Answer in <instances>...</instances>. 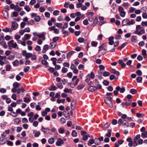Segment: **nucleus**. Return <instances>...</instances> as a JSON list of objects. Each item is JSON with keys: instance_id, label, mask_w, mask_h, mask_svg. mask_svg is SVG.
<instances>
[{"instance_id": "obj_9", "label": "nucleus", "mask_w": 147, "mask_h": 147, "mask_svg": "<svg viewBox=\"0 0 147 147\" xmlns=\"http://www.w3.org/2000/svg\"><path fill=\"white\" fill-rule=\"evenodd\" d=\"M18 27L17 23L15 21H13L11 23V29L12 30H14L16 29Z\"/></svg>"}, {"instance_id": "obj_55", "label": "nucleus", "mask_w": 147, "mask_h": 147, "mask_svg": "<svg viewBox=\"0 0 147 147\" xmlns=\"http://www.w3.org/2000/svg\"><path fill=\"white\" fill-rule=\"evenodd\" d=\"M48 70L50 72L52 73L54 72L55 71V69L53 67H50L49 68Z\"/></svg>"}, {"instance_id": "obj_2", "label": "nucleus", "mask_w": 147, "mask_h": 147, "mask_svg": "<svg viewBox=\"0 0 147 147\" xmlns=\"http://www.w3.org/2000/svg\"><path fill=\"white\" fill-rule=\"evenodd\" d=\"M107 46L104 44H102V45L99 47L98 53L100 57L101 55H104L106 53Z\"/></svg>"}, {"instance_id": "obj_41", "label": "nucleus", "mask_w": 147, "mask_h": 147, "mask_svg": "<svg viewBox=\"0 0 147 147\" xmlns=\"http://www.w3.org/2000/svg\"><path fill=\"white\" fill-rule=\"evenodd\" d=\"M86 79L85 80V81L86 82H88L90 81V80L91 78L90 76V74H88V75H87L86 76Z\"/></svg>"}, {"instance_id": "obj_35", "label": "nucleus", "mask_w": 147, "mask_h": 147, "mask_svg": "<svg viewBox=\"0 0 147 147\" xmlns=\"http://www.w3.org/2000/svg\"><path fill=\"white\" fill-rule=\"evenodd\" d=\"M2 30L6 32H11L12 31V30L11 29H9L8 28H6L4 29H3Z\"/></svg>"}, {"instance_id": "obj_27", "label": "nucleus", "mask_w": 147, "mask_h": 147, "mask_svg": "<svg viewBox=\"0 0 147 147\" xmlns=\"http://www.w3.org/2000/svg\"><path fill=\"white\" fill-rule=\"evenodd\" d=\"M141 136L142 138H147V131L142 133L141 134Z\"/></svg>"}, {"instance_id": "obj_50", "label": "nucleus", "mask_w": 147, "mask_h": 147, "mask_svg": "<svg viewBox=\"0 0 147 147\" xmlns=\"http://www.w3.org/2000/svg\"><path fill=\"white\" fill-rule=\"evenodd\" d=\"M138 141V143L139 145H141L144 142V141L142 139H139Z\"/></svg>"}, {"instance_id": "obj_5", "label": "nucleus", "mask_w": 147, "mask_h": 147, "mask_svg": "<svg viewBox=\"0 0 147 147\" xmlns=\"http://www.w3.org/2000/svg\"><path fill=\"white\" fill-rule=\"evenodd\" d=\"M113 98L111 97H108L104 98V101L105 103L109 106L111 107H113L112 101Z\"/></svg>"}, {"instance_id": "obj_60", "label": "nucleus", "mask_w": 147, "mask_h": 147, "mask_svg": "<svg viewBox=\"0 0 147 147\" xmlns=\"http://www.w3.org/2000/svg\"><path fill=\"white\" fill-rule=\"evenodd\" d=\"M6 90L4 88H2L0 89V92L2 93H4L6 92Z\"/></svg>"}, {"instance_id": "obj_30", "label": "nucleus", "mask_w": 147, "mask_h": 147, "mask_svg": "<svg viewBox=\"0 0 147 147\" xmlns=\"http://www.w3.org/2000/svg\"><path fill=\"white\" fill-rule=\"evenodd\" d=\"M18 13L17 12L14 11L11 14V16L12 18L16 17L18 16Z\"/></svg>"}, {"instance_id": "obj_12", "label": "nucleus", "mask_w": 147, "mask_h": 147, "mask_svg": "<svg viewBox=\"0 0 147 147\" xmlns=\"http://www.w3.org/2000/svg\"><path fill=\"white\" fill-rule=\"evenodd\" d=\"M12 64L14 67H17L19 65V61L18 60L16 59L12 62Z\"/></svg>"}, {"instance_id": "obj_54", "label": "nucleus", "mask_w": 147, "mask_h": 147, "mask_svg": "<svg viewBox=\"0 0 147 147\" xmlns=\"http://www.w3.org/2000/svg\"><path fill=\"white\" fill-rule=\"evenodd\" d=\"M15 57L13 55H11L9 56L7 58V59L10 60H13L14 59Z\"/></svg>"}, {"instance_id": "obj_56", "label": "nucleus", "mask_w": 147, "mask_h": 147, "mask_svg": "<svg viewBox=\"0 0 147 147\" xmlns=\"http://www.w3.org/2000/svg\"><path fill=\"white\" fill-rule=\"evenodd\" d=\"M68 71L67 69L64 67H63L62 68V72L63 73H66Z\"/></svg>"}, {"instance_id": "obj_61", "label": "nucleus", "mask_w": 147, "mask_h": 147, "mask_svg": "<svg viewBox=\"0 0 147 147\" xmlns=\"http://www.w3.org/2000/svg\"><path fill=\"white\" fill-rule=\"evenodd\" d=\"M84 38L82 37L79 38L78 39V41L80 43H82L84 42Z\"/></svg>"}, {"instance_id": "obj_40", "label": "nucleus", "mask_w": 147, "mask_h": 147, "mask_svg": "<svg viewBox=\"0 0 147 147\" xmlns=\"http://www.w3.org/2000/svg\"><path fill=\"white\" fill-rule=\"evenodd\" d=\"M21 121L20 119L18 118L15 119L14 120L15 123L17 124H18Z\"/></svg>"}, {"instance_id": "obj_19", "label": "nucleus", "mask_w": 147, "mask_h": 147, "mask_svg": "<svg viewBox=\"0 0 147 147\" xmlns=\"http://www.w3.org/2000/svg\"><path fill=\"white\" fill-rule=\"evenodd\" d=\"M94 142V140L92 139H90L88 142V145L89 146H91L92 144H93Z\"/></svg>"}, {"instance_id": "obj_59", "label": "nucleus", "mask_w": 147, "mask_h": 147, "mask_svg": "<svg viewBox=\"0 0 147 147\" xmlns=\"http://www.w3.org/2000/svg\"><path fill=\"white\" fill-rule=\"evenodd\" d=\"M142 78L141 77H138L136 78V81L137 82L139 83L141 82L142 80Z\"/></svg>"}, {"instance_id": "obj_16", "label": "nucleus", "mask_w": 147, "mask_h": 147, "mask_svg": "<svg viewBox=\"0 0 147 147\" xmlns=\"http://www.w3.org/2000/svg\"><path fill=\"white\" fill-rule=\"evenodd\" d=\"M0 44L5 49H6L7 47L8 46L4 41H2L0 42Z\"/></svg>"}, {"instance_id": "obj_39", "label": "nucleus", "mask_w": 147, "mask_h": 147, "mask_svg": "<svg viewBox=\"0 0 147 147\" xmlns=\"http://www.w3.org/2000/svg\"><path fill=\"white\" fill-rule=\"evenodd\" d=\"M111 72L112 74H119V72L115 69H112L111 70Z\"/></svg>"}, {"instance_id": "obj_23", "label": "nucleus", "mask_w": 147, "mask_h": 147, "mask_svg": "<svg viewBox=\"0 0 147 147\" xmlns=\"http://www.w3.org/2000/svg\"><path fill=\"white\" fill-rule=\"evenodd\" d=\"M131 41L133 42H136L137 40V37L136 36L133 35L131 37Z\"/></svg>"}, {"instance_id": "obj_13", "label": "nucleus", "mask_w": 147, "mask_h": 147, "mask_svg": "<svg viewBox=\"0 0 147 147\" xmlns=\"http://www.w3.org/2000/svg\"><path fill=\"white\" fill-rule=\"evenodd\" d=\"M88 90L90 92H94L97 90L96 87L94 86H90L88 88Z\"/></svg>"}, {"instance_id": "obj_21", "label": "nucleus", "mask_w": 147, "mask_h": 147, "mask_svg": "<svg viewBox=\"0 0 147 147\" xmlns=\"http://www.w3.org/2000/svg\"><path fill=\"white\" fill-rule=\"evenodd\" d=\"M41 63L43 65L46 66V67H49L48 63L47 61L45 60H42L41 61Z\"/></svg>"}, {"instance_id": "obj_20", "label": "nucleus", "mask_w": 147, "mask_h": 147, "mask_svg": "<svg viewBox=\"0 0 147 147\" xmlns=\"http://www.w3.org/2000/svg\"><path fill=\"white\" fill-rule=\"evenodd\" d=\"M140 134L137 135L133 140L134 142H137V140L140 139Z\"/></svg>"}, {"instance_id": "obj_42", "label": "nucleus", "mask_w": 147, "mask_h": 147, "mask_svg": "<svg viewBox=\"0 0 147 147\" xmlns=\"http://www.w3.org/2000/svg\"><path fill=\"white\" fill-rule=\"evenodd\" d=\"M132 99H129L127 101H126L125 102L126 106H127L129 105L132 102Z\"/></svg>"}, {"instance_id": "obj_10", "label": "nucleus", "mask_w": 147, "mask_h": 147, "mask_svg": "<svg viewBox=\"0 0 147 147\" xmlns=\"http://www.w3.org/2000/svg\"><path fill=\"white\" fill-rule=\"evenodd\" d=\"M64 143L63 140L61 138H59L57 139V141L56 143V145L58 146H59L63 145Z\"/></svg>"}, {"instance_id": "obj_18", "label": "nucleus", "mask_w": 147, "mask_h": 147, "mask_svg": "<svg viewBox=\"0 0 147 147\" xmlns=\"http://www.w3.org/2000/svg\"><path fill=\"white\" fill-rule=\"evenodd\" d=\"M85 86V84L82 83L77 86V88L78 90H80L82 89Z\"/></svg>"}, {"instance_id": "obj_33", "label": "nucleus", "mask_w": 147, "mask_h": 147, "mask_svg": "<svg viewBox=\"0 0 147 147\" xmlns=\"http://www.w3.org/2000/svg\"><path fill=\"white\" fill-rule=\"evenodd\" d=\"M98 42L96 41H92L91 43V45L92 47H96L98 45Z\"/></svg>"}, {"instance_id": "obj_17", "label": "nucleus", "mask_w": 147, "mask_h": 147, "mask_svg": "<svg viewBox=\"0 0 147 147\" xmlns=\"http://www.w3.org/2000/svg\"><path fill=\"white\" fill-rule=\"evenodd\" d=\"M122 125L124 127H128L129 126V123L125 120L123 121Z\"/></svg>"}, {"instance_id": "obj_7", "label": "nucleus", "mask_w": 147, "mask_h": 147, "mask_svg": "<svg viewBox=\"0 0 147 147\" xmlns=\"http://www.w3.org/2000/svg\"><path fill=\"white\" fill-rule=\"evenodd\" d=\"M23 55L25 56V59H27L32 56V54L30 53H27L26 51L25 50L23 51L22 52Z\"/></svg>"}, {"instance_id": "obj_11", "label": "nucleus", "mask_w": 147, "mask_h": 147, "mask_svg": "<svg viewBox=\"0 0 147 147\" xmlns=\"http://www.w3.org/2000/svg\"><path fill=\"white\" fill-rule=\"evenodd\" d=\"M37 35L40 38H43V39L44 40L45 39V35L44 32H43L42 33H39L37 34Z\"/></svg>"}, {"instance_id": "obj_44", "label": "nucleus", "mask_w": 147, "mask_h": 147, "mask_svg": "<svg viewBox=\"0 0 147 147\" xmlns=\"http://www.w3.org/2000/svg\"><path fill=\"white\" fill-rule=\"evenodd\" d=\"M20 86V84L17 82H14L13 84V86L14 88H17Z\"/></svg>"}, {"instance_id": "obj_58", "label": "nucleus", "mask_w": 147, "mask_h": 147, "mask_svg": "<svg viewBox=\"0 0 147 147\" xmlns=\"http://www.w3.org/2000/svg\"><path fill=\"white\" fill-rule=\"evenodd\" d=\"M60 121L62 124H63L65 123L66 120L64 118L62 117L60 119Z\"/></svg>"}, {"instance_id": "obj_24", "label": "nucleus", "mask_w": 147, "mask_h": 147, "mask_svg": "<svg viewBox=\"0 0 147 147\" xmlns=\"http://www.w3.org/2000/svg\"><path fill=\"white\" fill-rule=\"evenodd\" d=\"M25 91L24 88L23 87H21L20 88L18 89L17 94H19L21 92L23 93Z\"/></svg>"}, {"instance_id": "obj_51", "label": "nucleus", "mask_w": 147, "mask_h": 147, "mask_svg": "<svg viewBox=\"0 0 147 147\" xmlns=\"http://www.w3.org/2000/svg\"><path fill=\"white\" fill-rule=\"evenodd\" d=\"M118 10L119 13L124 11V9L123 8V7L121 6H119V7Z\"/></svg>"}, {"instance_id": "obj_57", "label": "nucleus", "mask_w": 147, "mask_h": 147, "mask_svg": "<svg viewBox=\"0 0 147 147\" xmlns=\"http://www.w3.org/2000/svg\"><path fill=\"white\" fill-rule=\"evenodd\" d=\"M55 25L57 27L59 28H62L63 24L61 23H56Z\"/></svg>"}, {"instance_id": "obj_64", "label": "nucleus", "mask_w": 147, "mask_h": 147, "mask_svg": "<svg viewBox=\"0 0 147 147\" xmlns=\"http://www.w3.org/2000/svg\"><path fill=\"white\" fill-rule=\"evenodd\" d=\"M141 25L142 26H147V21L142 22Z\"/></svg>"}, {"instance_id": "obj_46", "label": "nucleus", "mask_w": 147, "mask_h": 147, "mask_svg": "<svg viewBox=\"0 0 147 147\" xmlns=\"http://www.w3.org/2000/svg\"><path fill=\"white\" fill-rule=\"evenodd\" d=\"M128 44L127 42H125L123 44L121 45V47H118L119 49H122L124 48L127 44Z\"/></svg>"}, {"instance_id": "obj_22", "label": "nucleus", "mask_w": 147, "mask_h": 147, "mask_svg": "<svg viewBox=\"0 0 147 147\" xmlns=\"http://www.w3.org/2000/svg\"><path fill=\"white\" fill-rule=\"evenodd\" d=\"M24 101V102L28 103L30 101V99L29 97H24L23 98Z\"/></svg>"}, {"instance_id": "obj_47", "label": "nucleus", "mask_w": 147, "mask_h": 147, "mask_svg": "<svg viewBox=\"0 0 147 147\" xmlns=\"http://www.w3.org/2000/svg\"><path fill=\"white\" fill-rule=\"evenodd\" d=\"M120 15L122 18H124L125 16L126 15V12L125 11H123L119 13Z\"/></svg>"}, {"instance_id": "obj_62", "label": "nucleus", "mask_w": 147, "mask_h": 147, "mask_svg": "<svg viewBox=\"0 0 147 147\" xmlns=\"http://www.w3.org/2000/svg\"><path fill=\"white\" fill-rule=\"evenodd\" d=\"M10 114L14 117H16L18 116V114H17L16 112V113L14 112L10 113Z\"/></svg>"}, {"instance_id": "obj_14", "label": "nucleus", "mask_w": 147, "mask_h": 147, "mask_svg": "<svg viewBox=\"0 0 147 147\" xmlns=\"http://www.w3.org/2000/svg\"><path fill=\"white\" fill-rule=\"evenodd\" d=\"M76 100H73L71 102V107L72 110H74L75 109V106L76 104Z\"/></svg>"}, {"instance_id": "obj_53", "label": "nucleus", "mask_w": 147, "mask_h": 147, "mask_svg": "<svg viewBox=\"0 0 147 147\" xmlns=\"http://www.w3.org/2000/svg\"><path fill=\"white\" fill-rule=\"evenodd\" d=\"M60 11H59L56 10L54 11L53 12V15L55 16L58 15Z\"/></svg>"}, {"instance_id": "obj_38", "label": "nucleus", "mask_w": 147, "mask_h": 147, "mask_svg": "<svg viewBox=\"0 0 147 147\" xmlns=\"http://www.w3.org/2000/svg\"><path fill=\"white\" fill-rule=\"evenodd\" d=\"M51 60L53 61V63L54 65H55L56 64V61L57 59L55 57H53L51 59Z\"/></svg>"}, {"instance_id": "obj_3", "label": "nucleus", "mask_w": 147, "mask_h": 147, "mask_svg": "<svg viewBox=\"0 0 147 147\" xmlns=\"http://www.w3.org/2000/svg\"><path fill=\"white\" fill-rule=\"evenodd\" d=\"M135 23V22L134 20L132 19L130 20L128 19H125L123 20L122 22V25L123 26L126 25L130 26L133 25Z\"/></svg>"}, {"instance_id": "obj_1", "label": "nucleus", "mask_w": 147, "mask_h": 147, "mask_svg": "<svg viewBox=\"0 0 147 147\" xmlns=\"http://www.w3.org/2000/svg\"><path fill=\"white\" fill-rule=\"evenodd\" d=\"M134 33L138 35H141L145 33V30L144 28L141 27L140 25H137L136 26V30Z\"/></svg>"}, {"instance_id": "obj_48", "label": "nucleus", "mask_w": 147, "mask_h": 147, "mask_svg": "<svg viewBox=\"0 0 147 147\" xmlns=\"http://www.w3.org/2000/svg\"><path fill=\"white\" fill-rule=\"evenodd\" d=\"M57 20L59 21H62L64 20L63 16H60L58 18Z\"/></svg>"}, {"instance_id": "obj_34", "label": "nucleus", "mask_w": 147, "mask_h": 147, "mask_svg": "<svg viewBox=\"0 0 147 147\" xmlns=\"http://www.w3.org/2000/svg\"><path fill=\"white\" fill-rule=\"evenodd\" d=\"M54 142V139L53 138H50L48 141V142L50 144H53Z\"/></svg>"}, {"instance_id": "obj_28", "label": "nucleus", "mask_w": 147, "mask_h": 147, "mask_svg": "<svg viewBox=\"0 0 147 147\" xmlns=\"http://www.w3.org/2000/svg\"><path fill=\"white\" fill-rule=\"evenodd\" d=\"M64 91L65 92L71 94L72 92V90L71 89H68L67 88H66L64 89Z\"/></svg>"}, {"instance_id": "obj_37", "label": "nucleus", "mask_w": 147, "mask_h": 147, "mask_svg": "<svg viewBox=\"0 0 147 147\" xmlns=\"http://www.w3.org/2000/svg\"><path fill=\"white\" fill-rule=\"evenodd\" d=\"M65 100L64 99H58L57 100V102L58 104H60L61 102L64 103L65 102Z\"/></svg>"}, {"instance_id": "obj_36", "label": "nucleus", "mask_w": 147, "mask_h": 147, "mask_svg": "<svg viewBox=\"0 0 147 147\" xmlns=\"http://www.w3.org/2000/svg\"><path fill=\"white\" fill-rule=\"evenodd\" d=\"M144 115H145L144 114L140 113H138L136 114V115L138 118H143Z\"/></svg>"}, {"instance_id": "obj_45", "label": "nucleus", "mask_w": 147, "mask_h": 147, "mask_svg": "<svg viewBox=\"0 0 147 147\" xmlns=\"http://www.w3.org/2000/svg\"><path fill=\"white\" fill-rule=\"evenodd\" d=\"M24 9L28 12L30 11L31 10L30 8L28 5L25 6Z\"/></svg>"}, {"instance_id": "obj_31", "label": "nucleus", "mask_w": 147, "mask_h": 147, "mask_svg": "<svg viewBox=\"0 0 147 147\" xmlns=\"http://www.w3.org/2000/svg\"><path fill=\"white\" fill-rule=\"evenodd\" d=\"M13 9L14 10L17 11L19 12L21 10L22 8L19 7L18 5H16Z\"/></svg>"}, {"instance_id": "obj_29", "label": "nucleus", "mask_w": 147, "mask_h": 147, "mask_svg": "<svg viewBox=\"0 0 147 147\" xmlns=\"http://www.w3.org/2000/svg\"><path fill=\"white\" fill-rule=\"evenodd\" d=\"M65 129L63 127H60L58 129V131L60 134H63Z\"/></svg>"}, {"instance_id": "obj_52", "label": "nucleus", "mask_w": 147, "mask_h": 147, "mask_svg": "<svg viewBox=\"0 0 147 147\" xmlns=\"http://www.w3.org/2000/svg\"><path fill=\"white\" fill-rule=\"evenodd\" d=\"M59 37L58 36H57L54 37L53 38V42H57V41L59 40Z\"/></svg>"}, {"instance_id": "obj_26", "label": "nucleus", "mask_w": 147, "mask_h": 147, "mask_svg": "<svg viewBox=\"0 0 147 147\" xmlns=\"http://www.w3.org/2000/svg\"><path fill=\"white\" fill-rule=\"evenodd\" d=\"M111 131L112 130L111 129H109L107 130V132L108 133L106 134L105 136H107L109 137H110L111 135Z\"/></svg>"}, {"instance_id": "obj_32", "label": "nucleus", "mask_w": 147, "mask_h": 147, "mask_svg": "<svg viewBox=\"0 0 147 147\" xmlns=\"http://www.w3.org/2000/svg\"><path fill=\"white\" fill-rule=\"evenodd\" d=\"M57 89V87L55 86H54L53 85H52L51 87H50L49 88V90H56Z\"/></svg>"}, {"instance_id": "obj_4", "label": "nucleus", "mask_w": 147, "mask_h": 147, "mask_svg": "<svg viewBox=\"0 0 147 147\" xmlns=\"http://www.w3.org/2000/svg\"><path fill=\"white\" fill-rule=\"evenodd\" d=\"M14 40H11L8 43V45L9 47V49H11L12 48L18 49V46L16 43H13Z\"/></svg>"}, {"instance_id": "obj_63", "label": "nucleus", "mask_w": 147, "mask_h": 147, "mask_svg": "<svg viewBox=\"0 0 147 147\" xmlns=\"http://www.w3.org/2000/svg\"><path fill=\"white\" fill-rule=\"evenodd\" d=\"M38 124V122L37 121H34L33 123V125L35 127H36Z\"/></svg>"}, {"instance_id": "obj_43", "label": "nucleus", "mask_w": 147, "mask_h": 147, "mask_svg": "<svg viewBox=\"0 0 147 147\" xmlns=\"http://www.w3.org/2000/svg\"><path fill=\"white\" fill-rule=\"evenodd\" d=\"M25 39L26 40L29 39L31 37V35L29 34H26L24 35Z\"/></svg>"}, {"instance_id": "obj_8", "label": "nucleus", "mask_w": 147, "mask_h": 147, "mask_svg": "<svg viewBox=\"0 0 147 147\" xmlns=\"http://www.w3.org/2000/svg\"><path fill=\"white\" fill-rule=\"evenodd\" d=\"M6 59V56H2L0 55V65H1L2 66L6 63L5 62Z\"/></svg>"}, {"instance_id": "obj_6", "label": "nucleus", "mask_w": 147, "mask_h": 147, "mask_svg": "<svg viewBox=\"0 0 147 147\" xmlns=\"http://www.w3.org/2000/svg\"><path fill=\"white\" fill-rule=\"evenodd\" d=\"M32 18L34 17V20L36 22H39L41 20V18L39 16H37V14L35 13H32L31 14Z\"/></svg>"}, {"instance_id": "obj_15", "label": "nucleus", "mask_w": 147, "mask_h": 147, "mask_svg": "<svg viewBox=\"0 0 147 147\" xmlns=\"http://www.w3.org/2000/svg\"><path fill=\"white\" fill-rule=\"evenodd\" d=\"M57 42H51L50 44V47L51 49H54L56 46Z\"/></svg>"}, {"instance_id": "obj_25", "label": "nucleus", "mask_w": 147, "mask_h": 147, "mask_svg": "<svg viewBox=\"0 0 147 147\" xmlns=\"http://www.w3.org/2000/svg\"><path fill=\"white\" fill-rule=\"evenodd\" d=\"M49 49L48 45H45L43 47L42 52L44 53H45L46 51H47Z\"/></svg>"}, {"instance_id": "obj_49", "label": "nucleus", "mask_w": 147, "mask_h": 147, "mask_svg": "<svg viewBox=\"0 0 147 147\" xmlns=\"http://www.w3.org/2000/svg\"><path fill=\"white\" fill-rule=\"evenodd\" d=\"M72 135L73 136L76 137L77 136V133L75 130H74L72 131Z\"/></svg>"}]
</instances>
